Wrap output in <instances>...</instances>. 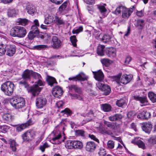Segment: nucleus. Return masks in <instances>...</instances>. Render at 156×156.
<instances>
[{
  "instance_id": "f257e3e1",
  "label": "nucleus",
  "mask_w": 156,
  "mask_h": 156,
  "mask_svg": "<svg viewBox=\"0 0 156 156\" xmlns=\"http://www.w3.org/2000/svg\"><path fill=\"white\" fill-rule=\"evenodd\" d=\"M134 8L133 6L132 8L129 9L123 6H119L116 8L113 13L118 15L122 12V17L124 19H128L133 12Z\"/></svg>"
},
{
  "instance_id": "f03ea898",
  "label": "nucleus",
  "mask_w": 156,
  "mask_h": 156,
  "mask_svg": "<svg viewBox=\"0 0 156 156\" xmlns=\"http://www.w3.org/2000/svg\"><path fill=\"white\" fill-rule=\"evenodd\" d=\"M27 34L26 29L23 27L16 26L13 27L10 31L11 35L13 37L22 38L24 37Z\"/></svg>"
},
{
  "instance_id": "7ed1b4c3",
  "label": "nucleus",
  "mask_w": 156,
  "mask_h": 156,
  "mask_svg": "<svg viewBox=\"0 0 156 156\" xmlns=\"http://www.w3.org/2000/svg\"><path fill=\"white\" fill-rule=\"evenodd\" d=\"M66 122L65 121H62L60 123L56 126L53 131L54 137L52 140L55 141L59 139L61 136V132L64 130L65 127Z\"/></svg>"
},
{
  "instance_id": "20e7f679",
  "label": "nucleus",
  "mask_w": 156,
  "mask_h": 156,
  "mask_svg": "<svg viewBox=\"0 0 156 156\" xmlns=\"http://www.w3.org/2000/svg\"><path fill=\"white\" fill-rule=\"evenodd\" d=\"M14 87V84L13 83L7 81L2 85L1 89L6 95L10 96L13 94Z\"/></svg>"
},
{
  "instance_id": "39448f33",
  "label": "nucleus",
  "mask_w": 156,
  "mask_h": 156,
  "mask_svg": "<svg viewBox=\"0 0 156 156\" xmlns=\"http://www.w3.org/2000/svg\"><path fill=\"white\" fill-rule=\"evenodd\" d=\"M10 103L12 106L16 109L23 108L25 105V101L22 97H14L10 99Z\"/></svg>"
},
{
  "instance_id": "423d86ee",
  "label": "nucleus",
  "mask_w": 156,
  "mask_h": 156,
  "mask_svg": "<svg viewBox=\"0 0 156 156\" xmlns=\"http://www.w3.org/2000/svg\"><path fill=\"white\" fill-rule=\"evenodd\" d=\"M51 47L54 49H58L62 46V43L61 40L56 36H53L51 39Z\"/></svg>"
},
{
  "instance_id": "0eeeda50",
  "label": "nucleus",
  "mask_w": 156,
  "mask_h": 156,
  "mask_svg": "<svg viewBox=\"0 0 156 156\" xmlns=\"http://www.w3.org/2000/svg\"><path fill=\"white\" fill-rule=\"evenodd\" d=\"M35 84L30 87L29 89L27 88L28 92H30L34 96H36L38 94L41 90V88L39 87L40 86L37 83Z\"/></svg>"
},
{
  "instance_id": "6e6552de",
  "label": "nucleus",
  "mask_w": 156,
  "mask_h": 156,
  "mask_svg": "<svg viewBox=\"0 0 156 156\" xmlns=\"http://www.w3.org/2000/svg\"><path fill=\"white\" fill-rule=\"evenodd\" d=\"M97 86L99 89L104 92V94L105 95L109 94L111 92V88L108 85L99 83L97 84Z\"/></svg>"
},
{
  "instance_id": "1a4fd4ad",
  "label": "nucleus",
  "mask_w": 156,
  "mask_h": 156,
  "mask_svg": "<svg viewBox=\"0 0 156 156\" xmlns=\"http://www.w3.org/2000/svg\"><path fill=\"white\" fill-rule=\"evenodd\" d=\"M34 136V131L33 130H28L22 135V138L24 141H27L31 140Z\"/></svg>"
},
{
  "instance_id": "9d476101",
  "label": "nucleus",
  "mask_w": 156,
  "mask_h": 156,
  "mask_svg": "<svg viewBox=\"0 0 156 156\" xmlns=\"http://www.w3.org/2000/svg\"><path fill=\"white\" fill-rule=\"evenodd\" d=\"M6 55L9 56H12L15 54L16 51V47L15 45L8 44L6 45Z\"/></svg>"
},
{
  "instance_id": "9b49d317",
  "label": "nucleus",
  "mask_w": 156,
  "mask_h": 156,
  "mask_svg": "<svg viewBox=\"0 0 156 156\" xmlns=\"http://www.w3.org/2000/svg\"><path fill=\"white\" fill-rule=\"evenodd\" d=\"M32 124V121L31 119H30L25 123L17 126L16 127V130L18 132H20L27 127L31 125Z\"/></svg>"
},
{
  "instance_id": "f8f14e48",
  "label": "nucleus",
  "mask_w": 156,
  "mask_h": 156,
  "mask_svg": "<svg viewBox=\"0 0 156 156\" xmlns=\"http://www.w3.org/2000/svg\"><path fill=\"white\" fill-rule=\"evenodd\" d=\"M63 90L62 88L59 86L54 87L52 90V94L56 98H59L63 94Z\"/></svg>"
},
{
  "instance_id": "ddd939ff",
  "label": "nucleus",
  "mask_w": 156,
  "mask_h": 156,
  "mask_svg": "<svg viewBox=\"0 0 156 156\" xmlns=\"http://www.w3.org/2000/svg\"><path fill=\"white\" fill-rule=\"evenodd\" d=\"M46 103L47 100L44 97H40L37 99L36 105L38 108H43L46 105Z\"/></svg>"
},
{
  "instance_id": "4468645a",
  "label": "nucleus",
  "mask_w": 156,
  "mask_h": 156,
  "mask_svg": "<svg viewBox=\"0 0 156 156\" xmlns=\"http://www.w3.org/2000/svg\"><path fill=\"white\" fill-rule=\"evenodd\" d=\"M96 145L95 143L92 141L88 142L87 143L86 146V149L87 151L93 152L95 150Z\"/></svg>"
},
{
  "instance_id": "2eb2a0df",
  "label": "nucleus",
  "mask_w": 156,
  "mask_h": 156,
  "mask_svg": "<svg viewBox=\"0 0 156 156\" xmlns=\"http://www.w3.org/2000/svg\"><path fill=\"white\" fill-rule=\"evenodd\" d=\"M133 78V76L130 75H124L121 77L120 82L123 84H126L129 83Z\"/></svg>"
},
{
  "instance_id": "dca6fc26",
  "label": "nucleus",
  "mask_w": 156,
  "mask_h": 156,
  "mask_svg": "<svg viewBox=\"0 0 156 156\" xmlns=\"http://www.w3.org/2000/svg\"><path fill=\"white\" fill-rule=\"evenodd\" d=\"M95 79L98 81L102 80L104 78V75L103 72L99 70L97 72H93Z\"/></svg>"
},
{
  "instance_id": "f3484780",
  "label": "nucleus",
  "mask_w": 156,
  "mask_h": 156,
  "mask_svg": "<svg viewBox=\"0 0 156 156\" xmlns=\"http://www.w3.org/2000/svg\"><path fill=\"white\" fill-rule=\"evenodd\" d=\"M31 76H32L35 79H38V80L35 83H37L40 86H42L43 85V83L41 80V77L40 75L32 70Z\"/></svg>"
},
{
  "instance_id": "a211bd4d",
  "label": "nucleus",
  "mask_w": 156,
  "mask_h": 156,
  "mask_svg": "<svg viewBox=\"0 0 156 156\" xmlns=\"http://www.w3.org/2000/svg\"><path fill=\"white\" fill-rule=\"evenodd\" d=\"M8 141L9 144L10 145V148L13 151H16L18 144L16 143V141L13 139H9Z\"/></svg>"
},
{
  "instance_id": "6ab92c4d",
  "label": "nucleus",
  "mask_w": 156,
  "mask_h": 156,
  "mask_svg": "<svg viewBox=\"0 0 156 156\" xmlns=\"http://www.w3.org/2000/svg\"><path fill=\"white\" fill-rule=\"evenodd\" d=\"M143 130L147 133H150L152 128V125L149 122L144 123L142 126Z\"/></svg>"
},
{
  "instance_id": "aec40b11",
  "label": "nucleus",
  "mask_w": 156,
  "mask_h": 156,
  "mask_svg": "<svg viewBox=\"0 0 156 156\" xmlns=\"http://www.w3.org/2000/svg\"><path fill=\"white\" fill-rule=\"evenodd\" d=\"M32 70H29L27 69L25 70L23 73L22 75V78L25 80L30 79V75L32 74Z\"/></svg>"
},
{
  "instance_id": "412c9836",
  "label": "nucleus",
  "mask_w": 156,
  "mask_h": 156,
  "mask_svg": "<svg viewBox=\"0 0 156 156\" xmlns=\"http://www.w3.org/2000/svg\"><path fill=\"white\" fill-rule=\"evenodd\" d=\"M54 23L58 25H64L65 24V21L61 17L56 16H55Z\"/></svg>"
},
{
  "instance_id": "4be33fe9",
  "label": "nucleus",
  "mask_w": 156,
  "mask_h": 156,
  "mask_svg": "<svg viewBox=\"0 0 156 156\" xmlns=\"http://www.w3.org/2000/svg\"><path fill=\"white\" fill-rule=\"evenodd\" d=\"M26 9L27 13L30 14H34L36 12V9L35 6L32 5H29L26 7Z\"/></svg>"
},
{
  "instance_id": "5701e85b",
  "label": "nucleus",
  "mask_w": 156,
  "mask_h": 156,
  "mask_svg": "<svg viewBox=\"0 0 156 156\" xmlns=\"http://www.w3.org/2000/svg\"><path fill=\"white\" fill-rule=\"evenodd\" d=\"M106 54L109 57H114L116 55L115 49L112 47L109 48L108 49Z\"/></svg>"
},
{
  "instance_id": "b1692460",
  "label": "nucleus",
  "mask_w": 156,
  "mask_h": 156,
  "mask_svg": "<svg viewBox=\"0 0 156 156\" xmlns=\"http://www.w3.org/2000/svg\"><path fill=\"white\" fill-rule=\"evenodd\" d=\"M55 17L49 14L45 18L44 23L46 24H51L54 23Z\"/></svg>"
},
{
  "instance_id": "393cba45",
  "label": "nucleus",
  "mask_w": 156,
  "mask_h": 156,
  "mask_svg": "<svg viewBox=\"0 0 156 156\" xmlns=\"http://www.w3.org/2000/svg\"><path fill=\"white\" fill-rule=\"evenodd\" d=\"M19 12L18 10L15 9H9L8 11V15L9 17L15 16L17 15Z\"/></svg>"
},
{
  "instance_id": "a878e982",
  "label": "nucleus",
  "mask_w": 156,
  "mask_h": 156,
  "mask_svg": "<svg viewBox=\"0 0 156 156\" xmlns=\"http://www.w3.org/2000/svg\"><path fill=\"white\" fill-rule=\"evenodd\" d=\"M134 99L137 101H140L142 104H146L147 103V100L146 97H140L136 96L133 97Z\"/></svg>"
},
{
  "instance_id": "bb28decb",
  "label": "nucleus",
  "mask_w": 156,
  "mask_h": 156,
  "mask_svg": "<svg viewBox=\"0 0 156 156\" xmlns=\"http://www.w3.org/2000/svg\"><path fill=\"white\" fill-rule=\"evenodd\" d=\"M86 118L85 120L86 122H88L91 121L94 116V114L92 110H90L89 112L84 116Z\"/></svg>"
},
{
  "instance_id": "cd10ccee",
  "label": "nucleus",
  "mask_w": 156,
  "mask_h": 156,
  "mask_svg": "<svg viewBox=\"0 0 156 156\" xmlns=\"http://www.w3.org/2000/svg\"><path fill=\"white\" fill-rule=\"evenodd\" d=\"M105 48V46L102 45H99L98 46L97 53L98 55L103 56L104 55V49Z\"/></svg>"
},
{
  "instance_id": "c85d7f7f",
  "label": "nucleus",
  "mask_w": 156,
  "mask_h": 156,
  "mask_svg": "<svg viewBox=\"0 0 156 156\" xmlns=\"http://www.w3.org/2000/svg\"><path fill=\"white\" fill-rule=\"evenodd\" d=\"M104 123L105 125L112 129H115L117 128V125L115 123L111 122L106 121H105Z\"/></svg>"
},
{
  "instance_id": "c756f323",
  "label": "nucleus",
  "mask_w": 156,
  "mask_h": 156,
  "mask_svg": "<svg viewBox=\"0 0 156 156\" xmlns=\"http://www.w3.org/2000/svg\"><path fill=\"white\" fill-rule=\"evenodd\" d=\"M68 4V2L67 1L64 2L59 8V11L60 13H62L65 11H66L67 6Z\"/></svg>"
},
{
  "instance_id": "7c9ffc66",
  "label": "nucleus",
  "mask_w": 156,
  "mask_h": 156,
  "mask_svg": "<svg viewBox=\"0 0 156 156\" xmlns=\"http://www.w3.org/2000/svg\"><path fill=\"white\" fill-rule=\"evenodd\" d=\"M28 20L26 19L19 18L17 20V22L18 24L23 26L27 25L28 23Z\"/></svg>"
},
{
  "instance_id": "2f4dec72",
  "label": "nucleus",
  "mask_w": 156,
  "mask_h": 156,
  "mask_svg": "<svg viewBox=\"0 0 156 156\" xmlns=\"http://www.w3.org/2000/svg\"><path fill=\"white\" fill-rule=\"evenodd\" d=\"M74 148L80 149L83 147V144L82 143L78 140H73V144Z\"/></svg>"
},
{
  "instance_id": "473e14b6",
  "label": "nucleus",
  "mask_w": 156,
  "mask_h": 156,
  "mask_svg": "<svg viewBox=\"0 0 156 156\" xmlns=\"http://www.w3.org/2000/svg\"><path fill=\"white\" fill-rule=\"evenodd\" d=\"M148 97L153 103L156 102V94L152 92H150L148 94Z\"/></svg>"
},
{
  "instance_id": "72a5a7b5",
  "label": "nucleus",
  "mask_w": 156,
  "mask_h": 156,
  "mask_svg": "<svg viewBox=\"0 0 156 156\" xmlns=\"http://www.w3.org/2000/svg\"><path fill=\"white\" fill-rule=\"evenodd\" d=\"M77 80L83 81L87 80V77L83 73H80L77 75Z\"/></svg>"
},
{
  "instance_id": "f704fd0d",
  "label": "nucleus",
  "mask_w": 156,
  "mask_h": 156,
  "mask_svg": "<svg viewBox=\"0 0 156 156\" xmlns=\"http://www.w3.org/2000/svg\"><path fill=\"white\" fill-rule=\"evenodd\" d=\"M2 117L3 120L5 122H7L10 121L11 116L9 113H4L2 115Z\"/></svg>"
},
{
  "instance_id": "c9c22d12",
  "label": "nucleus",
  "mask_w": 156,
  "mask_h": 156,
  "mask_svg": "<svg viewBox=\"0 0 156 156\" xmlns=\"http://www.w3.org/2000/svg\"><path fill=\"white\" fill-rule=\"evenodd\" d=\"M47 82L48 85L51 87L53 86V84L57 83L55 79L51 76H48L47 79Z\"/></svg>"
},
{
  "instance_id": "e433bc0d",
  "label": "nucleus",
  "mask_w": 156,
  "mask_h": 156,
  "mask_svg": "<svg viewBox=\"0 0 156 156\" xmlns=\"http://www.w3.org/2000/svg\"><path fill=\"white\" fill-rule=\"evenodd\" d=\"M73 140H68L65 145V147L68 149L74 148Z\"/></svg>"
},
{
  "instance_id": "4c0bfd02",
  "label": "nucleus",
  "mask_w": 156,
  "mask_h": 156,
  "mask_svg": "<svg viewBox=\"0 0 156 156\" xmlns=\"http://www.w3.org/2000/svg\"><path fill=\"white\" fill-rule=\"evenodd\" d=\"M111 39V37L109 35L105 34L103 36L101 39V41L105 43H109Z\"/></svg>"
},
{
  "instance_id": "58836bf2",
  "label": "nucleus",
  "mask_w": 156,
  "mask_h": 156,
  "mask_svg": "<svg viewBox=\"0 0 156 156\" xmlns=\"http://www.w3.org/2000/svg\"><path fill=\"white\" fill-rule=\"evenodd\" d=\"M34 48L38 50H44L46 48H48L49 47L47 45L41 44L34 46Z\"/></svg>"
},
{
  "instance_id": "ea45409f",
  "label": "nucleus",
  "mask_w": 156,
  "mask_h": 156,
  "mask_svg": "<svg viewBox=\"0 0 156 156\" xmlns=\"http://www.w3.org/2000/svg\"><path fill=\"white\" fill-rule=\"evenodd\" d=\"M103 110L105 112H108L111 109V106L108 104H103L102 106Z\"/></svg>"
},
{
  "instance_id": "a19ab883",
  "label": "nucleus",
  "mask_w": 156,
  "mask_h": 156,
  "mask_svg": "<svg viewBox=\"0 0 156 156\" xmlns=\"http://www.w3.org/2000/svg\"><path fill=\"white\" fill-rule=\"evenodd\" d=\"M111 60L107 58H103L101 60V63L106 67L109 66L111 63Z\"/></svg>"
},
{
  "instance_id": "79ce46f5",
  "label": "nucleus",
  "mask_w": 156,
  "mask_h": 156,
  "mask_svg": "<svg viewBox=\"0 0 156 156\" xmlns=\"http://www.w3.org/2000/svg\"><path fill=\"white\" fill-rule=\"evenodd\" d=\"M1 132L5 133L7 132L9 129V127L7 125L0 126Z\"/></svg>"
},
{
  "instance_id": "37998d69",
  "label": "nucleus",
  "mask_w": 156,
  "mask_h": 156,
  "mask_svg": "<svg viewBox=\"0 0 156 156\" xmlns=\"http://www.w3.org/2000/svg\"><path fill=\"white\" fill-rule=\"evenodd\" d=\"M75 135L78 136H84L85 133V131L83 130H77L75 131Z\"/></svg>"
},
{
  "instance_id": "c03bdc74",
  "label": "nucleus",
  "mask_w": 156,
  "mask_h": 156,
  "mask_svg": "<svg viewBox=\"0 0 156 156\" xmlns=\"http://www.w3.org/2000/svg\"><path fill=\"white\" fill-rule=\"evenodd\" d=\"M107 146L108 149H113L115 146V143L112 140H109L107 143Z\"/></svg>"
},
{
  "instance_id": "a18cd8bd",
  "label": "nucleus",
  "mask_w": 156,
  "mask_h": 156,
  "mask_svg": "<svg viewBox=\"0 0 156 156\" xmlns=\"http://www.w3.org/2000/svg\"><path fill=\"white\" fill-rule=\"evenodd\" d=\"M98 8L101 14L104 13L107 11V10L104 6L102 5H97Z\"/></svg>"
},
{
  "instance_id": "49530a36",
  "label": "nucleus",
  "mask_w": 156,
  "mask_h": 156,
  "mask_svg": "<svg viewBox=\"0 0 156 156\" xmlns=\"http://www.w3.org/2000/svg\"><path fill=\"white\" fill-rule=\"evenodd\" d=\"M127 115L128 119L131 121L133 119L135 113L133 111H130L127 113Z\"/></svg>"
},
{
  "instance_id": "de8ad7c7",
  "label": "nucleus",
  "mask_w": 156,
  "mask_h": 156,
  "mask_svg": "<svg viewBox=\"0 0 156 156\" xmlns=\"http://www.w3.org/2000/svg\"><path fill=\"white\" fill-rule=\"evenodd\" d=\"M149 144H156V136H154L151 137L148 140Z\"/></svg>"
},
{
  "instance_id": "09e8293b",
  "label": "nucleus",
  "mask_w": 156,
  "mask_h": 156,
  "mask_svg": "<svg viewBox=\"0 0 156 156\" xmlns=\"http://www.w3.org/2000/svg\"><path fill=\"white\" fill-rule=\"evenodd\" d=\"M145 24L144 21L142 19L137 20L136 21V26L137 27H143Z\"/></svg>"
},
{
  "instance_id": "8fccbe9b",
  "label": "nucleus",
  "mask_w": 156,
  "mask_h": 156,
  "mask_svg": "<svg viewBox=\"0 0 156 156\" xmlns=\"http://www.w3.org/2000/svg\"><path fill=\"white\" fill-rule=\"evenodd\" d=\"M70 40L73 46L74 47H76V42L77 40L75 36L73 35L71 36L70 37Z\"/></svg>"
},
{
  "instance_id": "3c124183",
  "label": "nucleus",
  "mask_w": 156,
  "mask_h": 156,
  "mask_svg": "<svg viewBox=\"0 0 156 156\" xmlns=\"http://www.w3.org/2000/svg\"><path fill=\"white\" fill-rule=\"evenodd\" d=\"M37 27L38 26L34 25L32 26L31 27V31H32L33 33H34V34H38L39 33V30L37 28Z\"/></svg>"
},
{
  "instance_id": "603ef678",
  "label": "nucleus",
  "mask_w": 156,
  "mask_h": 156,
  "mask_svg": "<svg viewBox=\"0 0 156 156\" xmlns=\"http://www.w3.org/2000/svg\"><path fill=\"white\" fill-rule=\"evenodd\" d=\"M121 76V75L119 74L116 76H112L111 77L113 79V80L116 81L119 84L120 83V79Z\"/></svg>"
},
{
  "instance_id": "864d4df0",
  "label": "nucleus",
  "mask_w": 156,
  "mask_h": 156,
  "mask_svg": "<svg viewBox=\"0 0 156 156\" xmlns=\"http://www.w3.org/2000/svg\"><path fill=\"white\" fill-rule=\"evenodd\" d=\"M99 156H105L106 153L105 149L102 148H100L98 152Z\"/></svg>"
},
{
  "instance_id": "5fc2aeb1",
  "label": "nucleus",
  "mask_w": 156,
  "mask_h": 156,
  "mask_svg": "<svg viewBox=\"0 0 156 156\" xmlns=\"http://www.w3.org/2000/svg\"><path fill=\"white\" fill-rule=\"evenodd\" d=\"M137 144L139 147L143 149H145V144L142 141L139 140L137 141Z\"/></svg>"
},
{
  "instance_id": "6e6d98bb",
  "label": "nucleus",
  "mask_w": 156,
  "mask_h": 156,
  "mask_svg": "<svg viewBox=\"0 0 156 156\" xmlns=\"http://www.w3.org/2000/svg\"><path fill=\"white\" fill-rule=\"evenodd\" d=\"M61 113H64V114L69 115L72 114V112L69 108H66L61 111Z\"/></svg>"
},
{
  "instance_id": "4d7b16f0",
  "label": "nucleus",
  "mask_w": 156,
  "mask_h": 156,
  "mask_svg": "<svg viewBox=\"0 0 156 156\" xmlns=\"http://www.w3.org/2000/svg\"><path fill=\"white\" fill-rule=\"evenodd\" d=\"M125 104V102L122 99L118 100L116 102V105L119 107H122Z\"/></svg>"
},
{
  "instance_id": "13d9d810",
  "label": "nucleus",
  "mask_w": 156,
  "mask_h": 156,
  "mask_svg": "<svg viewBox=\"0 0 156 156\" xmlns=\"http://www.w3.org/2000/svg\"><path fill=\"white\" fill-rule=\"evenodd\" d=\"M44 37V41H45L46 43L48 44L50 42L51 39V37L49 35L47 34H45Z\"/></svg>"
},
{
  "instance_id": "bf43d9fd",
  "label": "nucleus",
  "mask_w": 156,
  "mask_h": 156,
  "mask_svg": "<svg viewBox=\"0 0 156 156\" xmlns=\"http://www.w3.org/2000/svg\"><path fill=\"white\" fill-rule=\"evenodd\" d=\"M83 30V28L82 26L80 27L78 29L73 30L72 31V33L73 34H77L80 32L82 31Z\"/></svg>"
},
{
  "instance_id": "052dcab7",
  "label": "nucleus",
  "mask_w": 156,
  "mask_h": 156,
  "mask_svg": "<svg viewBox=\"0 0 156 156\" xmlns=\"http://www.w3.org/2000/svg\"><path fill=\"white\" fill-rule=\"evenodd\" d=\"M36 34H34L32 31H30L28 34V37L30 40H32L35 37Z\"/></svg>"
},
{
  "instance_id": "680f3d73",
  "label": "nucleus",
  "mask_w": 156,
  "mask_h": 156,
  "mask_svg": "<svg viewBox=\"0 0 156 156\" xmlns=\"http://www.w3.org/2000/svg\"><path fill=\"white\" fill-rule=\"evenodd\" d=\"M49 146L48 144L47 143L45 142L40 147V149L42 151L44 152V151L46 147H48Z\"/></svg>"
},
{
  "instance_id": "e2e57ef3",
  "label": "nucleus",
  "mask_w": 156,
  "mask_h": 156,
  "mask_svg": "<svg viewBox=\"0 0 156 156\" xmlns=\"http://www.w3.org/2000/svg\"><path fill=\"white\" fill-rule=\"evenodd\" d=\"M6 50V49L0 45V56L4 55Z\"/></svg>"
},
{
  "instance_id": "0e129e2a",
  "label": "nucleus",
  "mask_w": 156,
  "mask_h": 156,
  "mask_svg": "<svg viewBox=\"0 0 156 156\" xmlns=\"http://www.w3.org/2000/svg\"><path fill=\"white\" fill-rule=\"evenodd\" d=\"M25 81V80L24 81H21L20 82V83L24 87L26 88L27 90V88L29 89L30 87H29V85Z\"/></svg>"
},
{
  "instance_id": "69168bd1",
  "label": "nucleus",
  "mask_w": 156,
  "mask_h": 156,
  "mask_svg": "<svg viewBox=\"0 0 156 156\" xmlns=\"http://www.w3.org/2000/svg\"><path fill=\"white\" fill-rule=\"evenodd\" d=\"M75 91L76 93L79 94H82V90L81 88L78 87L77 86H75V87H74V90Z\"/></svg>"
},
{
  "instance_id": "338daca9",
  "label": "nucleus",
  "mask_w": 156,
  "mask_h": 156,
  "mask_svg": "<svg viewBox=\"0 0 156 156\" xmlns=\"http://www.w3.org/2000/svg\"><path fill=\"white\" fill-rule=\"evenodd\" d=\"M144 113L145 112L144 111L139 113L137 116V118L141 119H144V118H145L144 115Z\"/></svg>"
},
{
  "instance_id": "774afa93",
  "label": "nucleus",
  "mask_w": 156,
  "mask_h": 156,
  "mask_svg": "<svg viewBox=\"0 0 156 156\" xmlns=\"http://www.w3.org/2000/svg\"><path fill=\"white\" fill-rule=\"evenodd\" d=\"M88 136L91 139L94 140L98 143L99 142V140L94 135L89 134Z\"/></svg>"
}]
</instances>
